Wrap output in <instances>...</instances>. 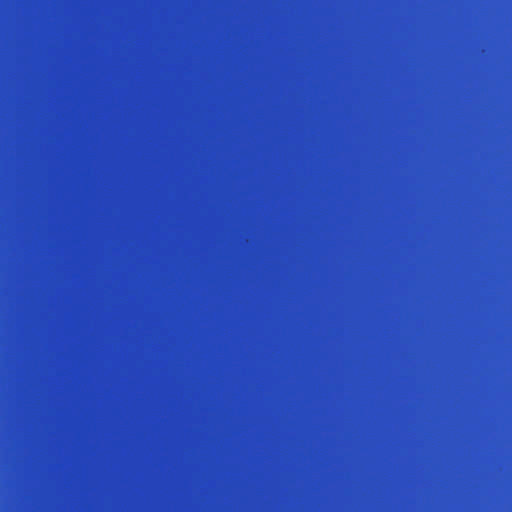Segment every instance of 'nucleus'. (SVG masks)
Here are the masks:
<instances>
[{
	"mask_svg": "<svg viewBox=\"0 0 512 512\" xmlns=\"http://www.w3.org/2000/svg\"><path fill=\"white\" fill-rule=\"evenodd\" d=\"M290 512H295L294 510H291Z\"/></svg>",
	"mask_w": 512,
	"mask_h": 512,
	"instance_id": "f257e3e1",
	"label": "nucleus"
},
{
	"mask_svg": "<svg viewBox=\"0 0 512 512\" xmlns=\"http://www.w3.org/2000/svg\"><path fill=\"white\" fill-rule=\"evenodd\" d=\"M334 512H339L338 510H335Z\"/></svg>",
	"mask_w": 512,
	"mask_h": 512,
	"instance_id": "f03ea898",
	"label": "nucleus"
}]
</instances>
